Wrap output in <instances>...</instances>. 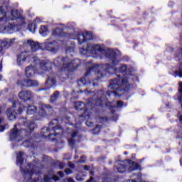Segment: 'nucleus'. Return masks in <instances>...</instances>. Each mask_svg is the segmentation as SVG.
<instances>
[{
  "mask_svg": "<svg viewBox=\"0 0 182 182\" xmlns=\"http://www.w3.org/2000/svg\"><path fill=\"white\" fill-rule=\"evenodd\" d=\"M65 174H67V176H69V174H72L73 173V171L70 168H66L65 170Z\"/></svg>",
  "mask_w": 182,
  "mask_h": 182,
  "instance_id": "obj_30",
  "label": "nucleus"
},
{
  "mask_svg": "<svg viewBox=\"0 0 182 182\" xmlns=\"http://www.w3.org/2000/svg\"><path fill=\"white\" fill-rule=\"evenodd\" d=\"M53 180H54V181H59L60 178L58 176H53Z\"/></svg>",
  "mask_w": 182,
  "mask_h": 182,
  "instance_id": "obj_38",
  "label": "nucleus"
},
{
  "mask_svg": "<svg viewBox=\"0 0 182 182\" xmlns=\"http://www.w3.org/2000/svg\"><path fill=\"white\" fill-rule=\"evenodd\" d=\"M85 93H88V95H90L91 93H93V91L92 90H87V89L85 90Z\"/></svg>",
  "mask_w": 182,
  "mask_h": 182,
  "instance_id": "obj_39",
  "label": "nucleus"
},
{
  "mask_svg": "<svg viewBox=\"0 0 182 182\" xmlns=\"http://www.w3.org/2000/svg\"><path fill=\"white\" fill-rule=\"evenodd\" d=\"M40 35H42V36H48V28L45 26H41V28L39 30Z\"/></svg>",
  "mask_w": 182,
  "mask_h": 182,
  "instance_id": "obj_24",
  "label": "nucleus"
},
{
  "mask_svg": "<svg viewBox=\"0 0 182 182\" xmlns=\"http://www.w3.org/2000/svg\"><path fill=\"white\" fill-rule=\"evenodd\" d=\"M78 86H86V78L85 77H82L78 82H77Z\"/></svg>",
  "mask_w": 182,
  "mask_h": 182,
  "instance_id": "obj_28",
  "label": "nucleus"
},
{
  "mask_svg": "<svg viewBox=\"0 0 182 182\" xmlns=\"http://www.w3.org/2000/svg\"><path fill=\"white\" fill-rule=\"evenodd\" d=\"M0 72H2V62L0 63Z\"/></svg>",
  "mask_w": 182,
  "mask_h": 182,
  "instance_id": "obj_44",
  "label": "nucleus"
},
{
  "mask_svg": "<svg viewBox=\"0 0 182 182\" xmlns=\"http://www.w3.org/2000/svg\"><path fill=\"white\" fill-rule=\"evenodd\" d=\"M58 176L62 178L65 176V173H63V171H60L58 172Z\"/></svg>",
  "mask_w": 182,
  "mask_h": 182,
  "instance_id": "obj_36",
  "label": "nucleus"
},
{
  "mask_svg": "<svg viewBox=\"0 0 182 182\" xmlns=\"http://www.w3.org/2000/svg\"><path fill=\"white\" fill-rule=\"evenodd\" d=\"M81 55H86V53H92V55H97V53H101V55H105L107 59L110 60V63H107L102 67L93 63V62L90 61L86 63L87 72L85 74V77L90 76V75H95L97 76V80L105 77V75L108 73L112 75L114 73L117 68L116 66L120 65V60L117 59V56L118 53H120L119 50H112L110 48H102L99 44H87V47H82L80 49Z\"/></svg>",
  "mask_w": 182,
  "mask_h": 182,
  "instance_id": "obj_1",
  "label": "nucleus"
},
{
  "mask_svg": "<svg viewBox=\"0 0 182 182\" xmlns=\"http://www.w3.org/2000/svg\"><path fill=\"white\" fill-rule=\"evenodd\" d=\"M86 126H87L88 127H92L93 126V122H90V121H87L85 122Z\"/></svg>",
  "mask_w": 182,
  "mask_h": 182,
  "instance_id": "obj_31",
  "label": "nucleus"
},
{
  "mask_svg": "<svg viewBox=\"0 0 182 182\" xmlns=\"http://www.w3.org/2000/svg\"><path fill=\"white\" fill-rule=\"evenodd\" d=\"M15 42V38L11 39V40H6L1 42V45L2 48H4V49H8V48L14 45V43Z\"/></svg>",
  "mask_w": 182,
  "mask_h": 182,
  "instance_id": "obj_21",
  "label": "nucleus"
},
{
  "mask_svg": "<svg viewBox=\"0 0 182 182\" xmlns=\"http://www.w3.org/2000/svg\"><path fill=\"white\" fill-rule=\"evenodd\" d=\"M77 181H82V178H77Z\"/></svg>",
  "mask_w": 182,
  "mask_h": 182,
  "instance_id": "obj_47",
  "label": "nucleus"
},
{
  "mask_svg": "<svg viewBox=\"0 0 182 182\" xmlns=\"http://www.w3.org/2000/svg\"><path fill=\"white\" fill-rule=\"evenodd\" d=\"M68 166L70 168H75V164H72V162H69Z\"/></svg>",
  "mask_w": 182,
  "mask_h": 182,
  "instance_id": "obj_35",
  "label": "nucleus"
},
{
  "mask_svg": "<svg viewBox=\"0 0 182 182\" xmlns=\"http://www.w3.org/2000/svg\"><path fill=\"white\" fill-rule=\"evenodd\" d=\"M100 120L102 123V122H107V118L106 117H100Z\"/></svg>",
  "mask_w": 182,
  "mask_h": 182,
  "instance_id": "obj_34",
  "label": "nucleus"
},
{
  "mask_svg": "<svg viewBox=\"0 0 182 182\" xmlns=\"http://www.w3.org/2000/svg\"><path fill=\"white\" fill-rule=\"evenodd\" d=\"M36 66L37 65H35L33 63L31 62V65L26 68L25 73H26V77H32V76L35 75L36 70Z\"/></svg>",
  "mask_w": 182,
  "mask_h": 182,
  "instance_id": "obj_19",
  "label": "nucleus"
},
{
  "mask_svg": "<svg viewBox=\"0 0 182 182\" xmlns=\"http://www.w3.org/2000/svg\"><path fill=\"white\" fill-rule=\"evenodd\" d=\"M109 164H112V161H109Z\"/></svg>",
  "mask_w": 182,
  "mask_h": 182,
  "instance_id": "obj_53",
  "label": "nucleus"
},
{
  "mask_svg": "<svg viewBox=\"0 0 182 182\" xmlns=\"http://www.w3.org/2000/svg\"><path fill=\"white\" fill-rule=\"evenodd\" d=\"M4 130H5V127L0 126V132H4Z\"/></svg>",
  "mask_w": 182,
  "mask_h": 182,
  "instance_id": "obj_42",
  "label": "nucleus"
},
{
  "mask_svg": "<svg viewBox=\"0 0 182 182\" xmlns=\"http://www.w3.org/2000/svg\"><path fill=\"white\" fill-rule=\"evenodd\" d=\"M64 36L68 39L75 40L76 39L78 42L79 45H82V43H85V42H87V41H92V33L86 31L84 33H65Z\"/></svg>",
  "mask_w": 182,
  "mask_h": 182,
  "instance_id": "obj_9",
  "label": "nucleus"
},
{
  "mask_svg": "<svg viewBox=\"0 0 182 182\" xmlns=\"http://www.w3.org/2000/svg\"><path fill=\"white\" fill-rule=\"evenodd\" d=\"M116 168L118 173H124L126 170L128 171H136V170H141L139 164L132 161V160H127L125 161H117Z\"/></svg>",
  "mask_w": 182,
  "mask_h": 182,
  "instance_id": "obj_8",
  "label": "nucleus"
},
{
  "mask_svg": "<svg viewBox=\"0 0 182 182\" xmlns=\"http://www.w3.org/2000/svg\"><path fill=\"white\" fill-rule=\"evenodd\" d=\"M125 156H127V152H124Z\"/></svg>",
  "mask_w": 182,
  "mask_h": 182,
  "instance_id": "obj_50",
  "label": "nucleus"
},
{
  "mask_svg": "<svg viewBox=\"0 0 182 182\" xmlns=\"http://www.w3.org/2000/svg\"><path fill=\"white\" fill-rule=\"evenodd\" d=\"M23 109H26L27 114H35L38 112V107L35 105L25 107L14 101L13 102L12 106L8 108L6 112L9 120H15L16 119V114H21Z\"/></svg>",
  "mask_w": 182,
  "mask_h": 182,
  "instance_id": "obj_6",
  "label": "nucleus"
},
{
  "mask_svg": "<svg viewBox=\"0 0 182 182\" xmlns=\"http://www.w3.org/2000/svg\"><path fill=\"white\" fill-rule=\"evenodd\" d=\"M55 113L53 108L50 105L41 104L39 105L38 115L41 117H48Z\"/></svg>",
  "mask_w": 182,
  "mask_h": 182,
  "instance_id": "obj_11",
  "label": "nucleus"
},
{
  "mask_svg": "<svg viewBox=\"0 0 182 182\" xmlns=\"http://www.w3.org/2000/svg\"><path fill=\"white\" fill-rule=\"evenodd\" d=\"M18 99L23 102V103H26V102H29L33 99V93L32 91L29 90H22L18 92Z\"/></svg>",
  "mask_w": 182,
  "mask_h": 182,
  "instance_id": "obj_14",
  "label": "nucleus"
},
{
  "mask_svg": "<svg viewBox=\"0 0 182 182\" xmlns=\"http://www.w3.org/2000/svg\"><path fill=\"white\" fill-rule=\"evenodd\" d=\"M36 124L33 121H26V119L20 120V123L15 124L10 132L11 141H22L23 136H31L35 130Z\"/></svg>",
  "mask_w": 182,
  "mask_h": 182,
  "instance_id": "obj_5",
  "label": "nucleus"
},
{
  "mask_svg": "<svg viewBox=\"0 0 182 182\" xmlns=\"http://www.w3.org/2000/svg\"><path fill=\"white\" fill-rule=\"evenodd\" d=\"M36 22H39V18H36Z\"/></svg>",
  "mask_w": 182,
  "mask_h": 182,
  "instance_id": "obj_46",
  "label": "nucleus"
},
{
  "mask_svg": "<svg viewBox=\"0 0 182 182\" xmlns=\"http://www.w3.org/2000/svg\"><path fill=\"white\" fill-rule=\"evenodd\" d=\"M51 140H52L53 141H55V140H56V139L53 138V139H51Z\"/></svg>",
  "mask_w": 182,
  "mask_h": 182,
  "instance_id": "obj_48",
  "label": "nucleus"
},
{
  "mask_svg": "<svg viewBox=\"0 0 182 182\" xmlns=\"http://www.w3.org/2000/svg\"><path fill=\"white\" fill-rule=\"evenodd\" d=\"M53 36H63V31L62 29L57 28L53 31Z\"/></svg>",
  "mask_w": 182,
  "mask_h": 182,
  "instance_id": "obj_25",
  "label": "nucleus"
},
{
  "mask_svg": "<svg viewBox=\"0 0 182 182\" xmlns=\"http://www.w3.org/2000/svg\"><path fill=\"white\" fill-rule=\"evenodd\" d=\"M71 46H68L65 50L66 57H58L54 60V66L59 68V66H63L64 69L68 70V72H75L77 68L80 66V60L75 59L71 60L69 58L70 56H73L75 53V42L70 41Z\"/></svg>",
  "mask_w": 182,
  "mask_h": 182,
  "instance_id": "obj_4",
  "label": "nucleus"
},
{
  "mask_svg": "<svg viewBox=\"0 0 182 182\" xmlns=\"http://www.w3.org/2000/svg\"><path fill=\"white\" fill-rule=\"evenodd\" d=\"M31 56H35L33 54H29V53L24 51L17 55V63L18 65H22L26 59L28 60V62H33Z\"/></svg>",
  "mask_w": 182,
  "mask_h": 182,
  "instance_id": "obj_15",
  "label": "nucleus"
},
{
  "mask_svg": "<svg viewBox=\"0 0 182 182\" xmlns=\"http://www.w3.org/2000/svg\"><path fill=\"white\" fill-rule=\"evenodd\" d=\"M28 28L30 31V32H32V33H34L35 31H36V23H33L28 24Z\"/></svg>",
  "mask_w": 182,
  "mask_h": 182,
  "instance_id": "obj_26",
  "label": "nucleus"
},
{
  "mask_svg": "<svg viewBox=\"0 0 182 182\" xmlns=\"http://www.w3.org/2000/svg\"><path fill=\"white\" fill-rule=\"evenodd\" d=\"M17 85L26 87H36L39 86V83L36 80L31 79H24L17 82Z\"/></svg>",
  "mask_w": 182,
  "mask_h": 182,
  "instance_id": "obj_16",
  "label": "nucleus"
},
{
  "mask_svg": "<svg viewBox=\"0 0 182 182\" xmlns=\"http://www.w3.org/2000/svg\"><path fill=\"white\" fill-rule=\"evenodd\" d=\"M101 127H102L100 125L97 124L92 131L93 134H95V136H97L100 133Z\"/></svg>",
  "mask_w": 182,
  "mask_h": 182,
  "instance_id": "obj_27",
  "label": "nucleus"
},
{
  "mask_svg": "<svg viewBox=\"0 0 182 182\" xmlns=\"http://www.w3.org/2000/svg\"><path fill=\"white\" fill-rule=\"evenodd\" d=\"M107 94L104 92L103 90L98 91L92 98H89L86 102V104L83 102H76L75 103V107L76 110H84L86 116H90L92 110H94L95 106H100L103 107V105L107 102Z\"/></svg>",
  "mask_w": 182,
  "mask_h": 182,
  "instance_id": "obj_3",
  "label": "nucleus"
},
{
  "mask_svg": "<svg viewBox=\"0 0 182 182\" xmlns=\"http://www.w3.org/2000/svg\"><path fill=\"white\" fill-rule=\"evenodd\" d=\"M0 79H2V75H0Z\"/></svg>",
  "mask_w": 182,
  "mask_h": 182,
  "instance_id": "obj_51",
  "label": "nucleus"
},
{
  "mask_svg": "<svg viewBox=\"0 0 182 182\" xmlns=\"http://www.w3.org/2000/svg\"><path fill=\"white\" fill-rule=\"evenodd\" d=\"M31 60L35 66H39L38 73H46L52 70V63L49 60H41L36 55H31Z\"/></svg>",
  "mask_w": 182,
  "mask_h": 182,
  "instance_id": "obj_10",
  "label": "nucleus"
},
{
  "mask_svg": "<svg viewBox=\"0 0 182 182\" xmlns=\"http://www.w3.org/2000/svg\"><path fill=\"white\" fill-rule=\"evenodd\" d=\"M8 6L0 7V26H8Z\"/></svg>",
  "mask_w": 182,
  "mask_h": 182,
  "instance_id": "obj_13",
  "label": "nucleus"
},
{
  "mask_svg": "<svg viewBox=\"0 0 182 182\" xmlns=\"http://www.w3.org/2000/svg\"><path fill=\"white\" fill-rule=\"evenodd\" d=\"M90 86H93V87H95V86H97V83H96V82H90Z\"/></svg>",
  "mask_w": 182,
  "mask_h": 182,
  "instance_id": "obj_41",
  "label": "nucleus"
},
{
  "mask_svg": "<svg viewBox=\"0 0 182 182\" xmlns=\"http://www.w3.org/2000/svg\"><path fill=\"white\" fill-rule=\"evenodd\" d=\"M181 166H182V159L180 160Z\"/></svg>",
  "mask_w": 182,
  "mask_h": 182,
  "instance_id": "obj_49",
  "label": "nucleus"
},
{
  "mask_svg": "<svg viewBox=\"0 0 182 182\" xmlns=\"http://www.w3.org/2000/svg\"><path fill=\"white\" fill-rule=\"evenodd\" d=\"M60 92L59 91H55L50 97V103H55L59 99Z\"/></svg>",
  "mask_w": 182,
  "mask_h": 182,
  "instance_id": "obj_23",
  "label": "nucleus"
},
{
  "mask_svg": "<svg viewBox=\"0 0 182 182\" xmlns=\"http://www.w3.org/2000/svg\"><path fill=\"white\" fill-rule=\"evenodd\" d=\"M59 122L58 119H53L48 124V127H43L41 129V137L43 139H50L52 136H59L63 134V129L60 126H56ZM55 126V127H53Z\"/></svg>",
  "mask_w": 182,
  "mask_h": 182,
  "instance_id": "obj_7",
  "label": "nucleus"
},
{
  "mask_svg": "<svg viewBox=\"0 0 182 182\" xmlns=\"http://www.w3.org/2000/svg\"><path fill=\"white\" fill-rule=\"evenodd\" d=\"M79 136V132L77 131H73L68 134V144L70 147H74L75 144L77 141V137Z\"/></svg>",
  "mask_w": 182,
  "mask_h": 182,
  "instance_id": "obj_17",
  "label": "nucleus"
},
{
  "mask_svg": "<svg viewBox=\"0 0 182 182\" xmlns=\"http://www.w3.org/2000/svg\"><path fill=\"white\" fill-rule=\"evenodd\" d=\"M87 182H92V181H87Z\"/></svg>",
  "mask_w": 182,
  "mask_h": 182,
  "instance_id": "obj_52",
  "label": "nucleus"
},
{
  "mask_svg": "<svg viewBox=\"0 0 182 182\" xmlns=\"http://www.w3.org/2000/svg\"><path fill=\"white\" fill-rule=\"evenodd\" d=\"M45 85H46V86H47V87L39 89L38 90L39 92H42V90H48V89H50V87H53V86H55V85H56V80L53 77L48 76L45 82Z\"/></svg>",
  "mask_w": 182,
  "mask_h": 182,
  "instance_id": "obj_18",
  "label": "nucleus"
},
{
  "mask_svg": "<svg viewBox=\"0 0 182 182\" xmlns=\"http://www.w3.org/2000/svg\"><path fill=\"white\" fill-rule=\"evenodd\" d=\"M86 162V156H82L80 157V163H85Z\"/></svg>",
  "mask_w": 182,
  "mask_h": 182,
  "instance_id": "obj_33",
  "label": "nucleus"
},
{
  "mask_svg": "<svg viewBox=\"0 0 182 182\" xmlns=\"http://www.w3.org/2000/svg\"><path fill=\"white\" fill-rule=\"evenodd\" d=\"M84 170H86L87 171H88L89 170V166L86 165L84 166Z\"/></svg>",
  "mask_w": 182,
  "mask_h": 182,
  "instance_id": "obj_43",
  "label": "nucleus"
},
{
  "mask_svg": "<svg viewBox=\"0 0 182 182\" xmlns=\"http://www.w3.org/2000/svg\"><path fill=\"white\" fill-rule=\"evenodd\" d=\"M25 43L29 45L32 52H36V50L42 49V43L40 44L38 42L32 41L31 40L27 41Z\"/></svg>",
  "mask_w": 182,
  "mask_h": 182,
  "instance_id": "obj_20",
  "label": "nucleus"
},
{
  "mask_svg": "<svg viewBox=\"0 0 182 182\" xmlns=\"http://www.w3.org/2000/svg\"><path fill=\"white\" fill-rule=\"evenodd\" d=\"M59 166H60V170L65 168V164H63V163H60V165H59Z\"/></svg>",
  "mask_w": 182,
  "mask_h": 182,
  "instance_id": "obj_37",
  "label": "nucleus"
},
{
  "mask_svg": "<svg viewBox=\"0 0 182 182\" xmlns=\"http://www.w3.org/2000/svg\"><path fill=\"white\" fill-rule=\"evenodd\" d=\"M42 49L51 52L52 53H56L59 50V44L55 41L50 42L47 41L41 43Z\"/></svg>",
  "mask_w": 182,
  "mask_h": 182,
  "instance_id": "obj_12",
  "label": "nucleus"
},
{
  "mask_svg": "<svg viewBox=\"0 0 182 182\" xmlns=\"http://www.w3.org/2000/svg\"><path fill=\"white\" fill-rule=\"evenodd\" d=\"M117 107H123V101H118L117 102Z\"/></svg>",
  "mask_w": 182,
  "mask_h": 182,
  "instance_id": "obj_32",
  "label": "nucleus"
},
{
  "mask_svg": "<svg viewBox=\"0 0 182 182\" xmlns=\"http://www.w3.org/2000/svg\"><path fill=\"white\" fill-rule=\"evenodd\" d=\"M132 70H133V68H129L126 65H123L119 68L120 73L125 74V75H118L116 78L109 80V90L106 92L108 97H110V96H114V97H120L119 92H127L133 82H134V79L136 82H139V78L132 75Z\"/></svg>",
  "mask_w": 182,
  "mask_h": 182,
  "instance_id": "obj_2",
  "label": "nucleus"
},
{
  "mask_svg": "<svg viewBox=\"0 0 182 182\" xmlns=\"http://www.w3.org/2000/svg\"><path fill=\"white\" fill-rule=\"evenodd\" d=\"M182 48L179 50V52L175 55L176 60H178L180 62V65L182 63V60H180L178 56H179L180 53H181Z\"/></svg>",
  "mask_w": 182,
  "mask_h": 182,
  "instance_id": "obj_29",
  "label": "nucleus"
},
{
  "mask_svg": "<svg viewBox=\"0 0 182 182\" xmlns=\"http://www.w3.org/2000/svg\"><path fill=\"white\" fill-rule=\"evenodd\" d=\"M22 146H23V147H31L32 148V147H35V143L33 142V139H28L22 143Z\"/></svg>",
  "mask_w": 182,
  "mask_h": 182,
  "instance_id": "obj_22",
  "label": "nucleus"
},
{
  "mask_svg": "<svg viewBox=\"0 0 182 182\" xmlns=\"http://www.w3.org/2000/svg\"><path fill=\"white\" fill-rule=\"evenodd\" d=\"M0 53H2V46H0Z\"/></svg>",
  "mask_w": 182,
  "mask_h": 182,
  "instance_id": "obj_45",
  "label": "nucleus"
},
{
  "mask_svg": "<svg viewBox=\"0 0 182 182\" xmlns=\"http://www.w3.org/2000/svg\"><path fill=\"white\" fill-rule=\"evenodd\" d=\"M67 181L68 182H75V180H73V178H67Z\"/></svg>",
  "mask_w": 182,
  "mask_h": 182,
  "instance_id": "obj_40",
  "label": "nucleus"
}]
</instances>
